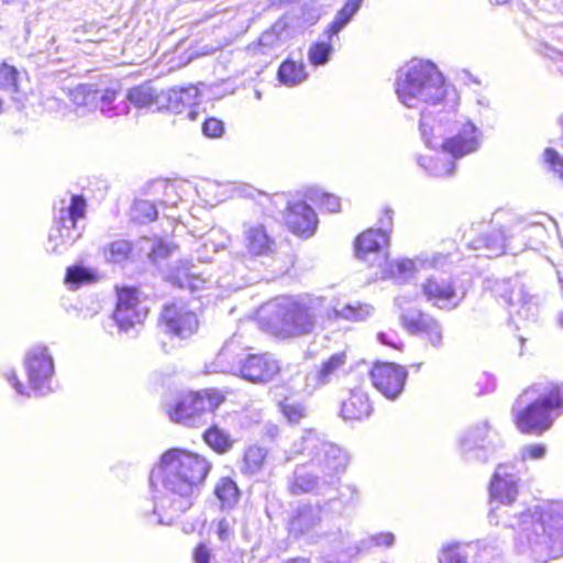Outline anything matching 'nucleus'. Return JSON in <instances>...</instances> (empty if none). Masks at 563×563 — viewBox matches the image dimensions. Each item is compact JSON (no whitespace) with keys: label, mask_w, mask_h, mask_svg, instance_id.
<instances>
[{"label":"nucleus","mask_w":563,"mask_h":563,"mask_svg":"<svg viewBox=\"0 0 563 563\" xmlns=\"http://www.w3.org/2000/svg\"><path fill=\"white\" fill-rule=\"evenodd\" d=\"M164 109L177 113H180L186 108H191L199 102V91L194 86L170 89L168 91H164Z\"/></svg>","instance_id":"obj_31"},{"label":"nucleus","mask_w":563,"mask_h":563,"mask_svg":"<svg viewBox=\"0 0 563 563\" xmlns=\"http://www.w3.org/2000/svg\"><path fill=\"white\" fill-rule=\"evenodd\" d=\"M490 428L487 421L473 424L462 431L457 438L461 456L466 461H486Z\"/></svg>","instance_id":"obj_21"},{"label":"nucleus","mask_w":563,"mask_h":563,"mask_svg":"<svg viewBox=\"0 0 563 563\" xmlns=\"http://www.w3.org/2000/svg\"><path fill=\"white\" fill-rule=\"evenodd\" d=\"M0 90L13 101L20 102L19 71L8 64L0 66Z\"/></svg>","instance_id":"obj_40"},{"label":"nucleus","mask_w":563,"mask_h":563,"mask_svg":"<svg viewBox=\"0 0 563 563\" xmlns=\"http://www.w3.org/2000/svg\"><path fill=\"white\" fill-rule=\"evenodd\" d=\"M510 230L518 234H525L522 239H511L508 246L509 253L516 255L528 247L536 249L544 243L548 232L545 227L536 220L514 218L510 221Z\"/></svg>","instance_id":"obj_24"},{"label":"nucleus","mask_w":563,"mask_h":563,"mask_svg":"<svg viewBox=\"0 0 563 563\" xmlns=\"http://www.w3.org/2000/svg\"><path fill=\"white\" fill-rule=\"evenodd\" d=\"M377 339L382 344L391 346L396 350H400L402 346V343H401L399 336L397 335L396 332H393V331L379 332L377 334Z\"/></svg>","instance_id":"obj_59"},{"label":"nucleus","mask_w":563,"mask_h":563,"mask_svg":"<svg viewBox=\"0 0 563 563\" xmlns=\"http://www.w3.org/2000/svg\"><path fill=\"white\" fill-rule=\"evenodd\" d=\"M1 375L18 395L30 397L29 389L21 383L14 368L7 367Z\"/></svg>","instance_id":"obj_55"},{"label":"nucleus","mask_w":563,"mask_h":563,"mask_svg":"<svg viewBox=\"0 0 563 563\" xmlns=\"http://www.w3.org/2000/svg\"><path fill=\"white\" fill-rule=\"evenodd\" d=\"M306 197L318 203L328 212H338L341 208L340 198L330 194H327L318 188H310L307 190Z\"/></svg>","instance_id":"obj_46"},{"label":"nucleus","mask_w":563,"mask_h":563,"mask_svg":"<svg viewBox=\"0 0 563 563\" xmlns=\"http://www.w3.org/2000/svg\"><path fill=\"white\" fill-rule=\"evenodd\" d=\"M412 301V298L409 297V296H399L395 299V305L398 307V309L400 310V316L402 313H407L406 312V309L407 307L411 303Z\"/></svg>","instance_id":"obj_61"},{"label":"nucleus","mask_w":563,"mask_h":563,"mask_svg":"<svg viewBox=\"0 0 563 563\" xmlns=\"http://www.w3.org/2000/svg\"><path fill=\"white\" fill-rule=\"evenodd\" d=\"M327 38H329L327 36ZM333 40L321 41L312 44L308 51V59L313 66H321L329 62L333 52Z\"/></svg>","instance_id":"obj_47"},{"label":"nucleus","mask_w":563,"mask_h":563,"mask_svg":"<svg viewBox=\"0 0 563 563\" xmlns=\"http://www.w3.org/2000/svg\"><path fill=\"white\" fill-rule=\"evenodd\" d=\"M364 0H346L343 8L335 14L334 20L324 31V35L331 41L350 23L362 7Z\"/></svg>","instance_id":"obj_35"},{"label":"nucleus","mask_w":563,"mask_h":563,"mask_svg":"<svg viewBox=\"0 0 563 563\" xmlns=\"http://www.w3.org/2000/svg\"><path fill=\"white\" fill-rule=\"evenodd\" d=\"M544 159L552 166L554 173L563 178V158L559 153L552 148H547L544 152Z\"/></svg>","instance_id":"obj_57"},{"label":"nucleus","mask_w":563,"mask_h":563,"mask_svg":"<svg viewBox=\"0 0 563 563\" xmlns=\"http://www.w3.org/2000/svg\"><path fill=\"white\" fill-rule=\"evenodd\" d=\"M563 413V385L536 384L527 388L512 406L514 421L522 433L540 435Z\"/></svg>","instance_id":"obj_5"},{"label":"nucleus","mask_w":563,"mask_h":563,"mask_svg":"<svg viewBox=\"0 0 563 563\" xmlns=\"http://www.w3.org/2000/svg\"><path fill=\"white\" fill-rule=\"evenodd\" d=\"M132 253V245L126 240H117L108 245H106L102 250V254L104 260L108 263L119 264L126 261Z\"/></svg>","instance_id":"obj_43"},{"label":"nucleus","mask_w":563,"mask_h":563,"mask_svg":"<svg viewBox=\"0 0 563 563\" xmlns=\"http://www.w3.org/2000/svg\"><path fill=\"white\" fill-rule=\"evenodd\" d=\"M24 371L32 390L46 395L53 390L51 383L55 373L54 360L45 345L30 347L23 360Z\"/></svg>","instance_id":"obj_13"},{"label":"nucleus","mask_w":563,"mask_h":563,"mask_svg":"<svg viewBox=\"0 0 563 563\" xmlns=\"http://www.w3.org/2000/svg\"><path fill=\"white\" fill-rule=\"evenodd\" d=\"M373 412V406L369 397L362 388L351 389L349 397L342 401L341 417L344 420H364Z\"/></svg>","instance_id":"obj_28"},{"label":"nucleus","mask_w":563,"mask_h":563,"mask_svg":"<svg viewBox=\"0 0 563 563\" xmlns=\"http://www.w3.org/2000/svg\"><path fill=\"white\" fill-rule=\"evenodd\" d=\"M141 250L146 251L148 257L154 262L158 258H165L170 254V246L162 240L152 241L150 239H143Z\"/></svg>","instance_id":"obj_50"},{"label":"nucleus","mask_w":563,"mask_h":563,"mask_svg":"<svg viewBox=\"0 0 563 563\" xmlns=\"http://www.w3.org/2000/svg\"><path fill=\"white\" fill-rule=\"evenodd\" d=\"M242 243L246 252L243 257L247 262L258 257H271L276 251L275 239L261 221L249 220L243 223Z\"/></svg>","instance_id":"obj_15"},{"label":"nucleus","mask_w":563,"mask_h":563,"mask_svg":"<svg viewBox=\"0 0 563 563\" xmlns=\"http://www.w3.org/2000/svg\"><path fill=\"white\" fill-rule=\"evenodd\" d=\"M279 330L286 336H299L311 333L323 310L322 298L283 297L272 305Z\"/></svg>","instance_id":"obj_7"},{"label":"nucleus","mask_w":563,"mask_h":563,"mask_svg":"<svg viewBox=\"0 0 563 563\" xmlns=\"http://www.w3.org/2000/svg\"><path fill=\"white\" fill-rule=\"evenodd\" d=\"M147 316V308L139 300L134 288H122L118 291V302L113 320L121 331H129L142 323Z\"/></svg>","instance_id":"obj_20"},{"label":"nucleus","mask_w":563,"mask_h":563,"mask_svg":"<svg viewBox=\"0 0 563 563\" xmlns=\"http://www.w3.org/2000/svg\"><path fill=\"white\" fill-rule=\"evenodd\" d=\"M206 443L218 453H224L232 446L230 435L218 427H211L203 434Z\"/></svg>","instance_id":"obj_45"},{"label":"nucleus","mask_w":563,"mask_h":563,"mask_svg":"<svg viewBox=\"0 0 563 563\" xmlns=\"http://www.w3.org/2000/svg\"><path fill=\"white\" fill-rule=\"evenodd\" d=\"M526 238V233L518 234L510 230V222L505 227L504 230H498L489 233L488 235L481 236L472 242L470 246L474 250H486L487 256H498L506 252H509V242L512 239Z\"/></svg>","instance_id":"obj_27"},{"label":"nucleus","mask_w":563,"mask_h":563,"mask_svg":"<svg viewBox=\"0 0 563 563\" xmlns=\"http://www.w3.org/2000/svg\"><path fill=\"white\" fill-rule=\"evenodd\" d=\"M156 187L163 192V198L157 201L161 207L177 206L183 200V195L188 194L189 190H196L198 195H202L203 200L209 205H216L225 199L222 185L211 180H203L195 188L189 181H159Z\"/></svg>","instance_id":"obj_14"},{"label":"nucleus","mask_w":563,"mask_h":563,"mask_svg":"<svg viewBox=\"0 0 563 563\" xmlns=\"http://www.w3.org/2000/svg\"><path fill=\"white\" fill-rule=\"evenodd\" d=\"M266 456V449L257 445L249 446L243 455L241 472L249 476L258 474L263 470Z\"/></svg>","instance_id":"obj_38"},{"label":"nucleus","mask_w":563,"mask_h":563,"mask_svg":"<svg viewBox=\"0 0 563 563\" xmlns=\"http://www.w3.org/2000/svg\"><path fill=\"white\" fill-rule=\"evenodd\" d=\"M395 92L402 106L431 113L428 108L441 104L453 90L434 63L413 58L399 68Z\"/></svg>","instance_id":"obj_3"},{"label":"nucleus","mask_w":563,"mask_h":563,"mask_svg":"<svg viewBox=\"0 0 563 563\" xmlns=\"http://www.w3.org/2000/svg\"><path fill=\"white\" fill-rule=\"evenodd\" d=\"M294 454H301L305 462L314 468L323 478V483L333 484L335 477L342 474L350 462L346 451L322 440L314 431L309 430L300 443L294 444Z\"/></svg>","instance_id":"obj_6"},{"label":"nucleus","mask_w":563,"mask_h":563,"mask_svg":"<svg viewBox=\"0 0 563 563\" xmlns=\"http://www.w3.org/2000/svg\"><path fill=\"white\" fill-rule=\"evenodd\" d=\"M157 213V205L148 200H139L132 208V218L140 223L155 220Z\"/></svg>","instance_id":"obj_48"},{"label":"nucleus","mask_w":563,"mask_h":563,"mask_svg":"<svg viewBox=\"0 0 563 563\" xmlns=\"http://www.w3.org/2000/svg\"><path fill=\"white\" fill-rule=\"evenodd\" d=\"M472 545L471 553L474 554V563H505L500 544L496 538H486Z\"/></svg>","instance_id":"obj_34"},{"label":"nucleus","mask_w":563,"mask_h":563,"mask_svg":"<svg viewBox=\"0 0 563 563\" xmlns=\"http://www.w3.org/2000/svg\"><path fill=\"white\" fill-rule=\"evenodd\" d=\"M492 294L505 302L509 318L516 325L536 320L539 312L537 296L529 294L520 276L488 280Z\"/></svg>","instance_id":"obj_9"},{"label":"nucleus","mask_w":563,"mask_h":563,"mask_svg":"<svg viewBox=\"0 0 563 563\" xmlns=\"http://www.w3.org/2000/svg\"><path fill=\"white\" fill-rule=\"evenodd\" d=\"M395 543V536L391 532H377L358 542L360 551H368L374 547L389 548Z\"/></svg>","instance_id":"obj_49"},{"label":"nucleus","mask_w":563,"mask_h":563,"mask_svg":"<svg viewBox=\"0 0 563 563\" xmlns=\"http://www.w3.org/2000/svg\"><path fill=\"white\" fill-rule=\"evenodd\" d=\"M320 477L322 476L314 468L308 472L305 466L297 467L289 483V490L294 495L321 492L324 483L320 482Z\"/></svg>","instance_id":"obj_32"},{"label":"nucleus","mask_w":563,"mask_h":563,"mask_svg":"<svg viewBox=\"0 0 563 563\" xmlns=\"http://www.w3.org/2000/svg\"><path fill=\"white\" fill-rule=\"evenodd\" d=\"M232 528L227 519L219 520L217 525V534L221 541H225L230 538Z\"/></svg>","instance_id":"obj_60"},{"label":"nucleus","mask_w":563,"mask_h":563,"mask_svg":"<svg viewBox=\"0 0 563 563\" xmlns=\"http://www.w3.org/2000/svg\"><path fill=\"white\" fill-rule=\"evenodd\" d=\"M346 488L351 492V498L357 499V497H358L357 489L354 486H347Z\"/></svg>","instance_id":"obj_64"},{"label":"nucleus","mask_w":563,"mask_h":563,"mask_svg":"<svg viewBox=\"0 0 563 563\" xmlns=\"http://www.w3.org/2000/svg\"><path fill=\"white\" fill-rule=\"evenodd\" d=\"M85 199L71 196L69 205L59 209L56 223L48 233L47 252L63 254L81 236L77 222L85 217Z\"/></svg>","instance_id":"obj_10"},{"label":"nucleus","mask_w":563,"mask_h":563,"mask_svg":"<svg viewBox=\"0 0 563 563\" xmlns=\"http://www.w3.org/2000/svg\"><path fill=\"white\" fill-rule=\"evenodd\" d=\"M307 78L306 65L302 62L287 59L278 68V79L287 87L297 86Z\"/></svg>","instance_id":"obj_36"},{"label":"nucleus","mask_w":563,"mask_h":563,"mask_svg":"<svg viewBox=\"0 0 563 563\" xmlns=\"http://www.w3.org/2000/svg\"><path fill=\"white\" fill-rule=\"evenodd\" d=\"M210 470L202 455L181 449L166 451L152 474L162 489L154 495L152 509L142 510L147 522L172 525L191 508Z\"/></svg>","instance_id":"obj_1"},{"label":"nucleus","mask_w":563,"mask_h":563,"mask_svg":"<svg viewBox=\"0 0 563 563\" xmlns=\"http://www.w3.org/2000/svg\"><path fill=\"white\" fill-rule=\"evenodd\" d=\"M347 356L345 352H336L320 363L313 371L305 376L301 390L312 395L318 389L336 380L344 373Z\"/></svg>","instance_id":"obj_18"},{"label":"nucleus","mask_w":563,"mask_h":563,"mask_svg":"<svg viewBox=\"0 0 563 563\" xmlns=\"http://www.w3.org/2000/svg\"><path fill=\"white\" fill-rule=\"evenodd\" d=\"M328 506L329 503L300 507L289 522V531L311 542L321 537L343 536L342 529L332 522L333 516L327 511Z\"/></svg>","instance_id":"obj_12"},{"label":"nucleus","mask_w":563,"mask_h":563,"mask_svg":"<svg viewBox=\"0 0 563 563\" xmlns=\"http://www.w3.org/2000/svg\"><path fill=\"white\" fill-rule=\"evenodd\" d=\"M285 222L289 230L301 238H310L318 227V218L314 210L305 201H291L288 203Z\"/></svg>","instance_id":"obj_25"},{"label":"nucleus","mask_w":563,"mask_h":563,"mask_svg":"<svg viewBox=\"0 0 563 563\" xmlns=\"http://www.w3.org/2000/svg\"><path fill=\"white\" fill-rule=\"evenodd\" d=\"M519 459L526 461H539L547 454V446L540 443L526 444L519 450Z\"/></svg>","instance_id":"obj_52"},{"label":"nucleus","mask_w":563,"mask_h":563,"mask_svg":"<svg viewBox=\"0 0 563 563\" xmlns=\"http://www.w3.org/2000/svg\"><path fill=\"white\" fill-rule=\"evenodd\" d=\"M471 551L470 543H444L439 550L438 561L439 563H468Z\"/></svg>","instance_id":"obj_37"},{"label":"nucleus","mask_w":563,"mask_h":563,"mask_svg":"<svg viewBox=\"0 0 563 563\" xmlns=\"http://www.w3.org/2000/svg\"><path fill=\"white\" fill-rule=\"evenodd\" d=\"M195 563H210L212 559V550L206 543L198 544L192 553Z\"/></svg>","instance_id":"obj_58"},{"label":"nucleus","mask_w":563,"mask_h":563,"mask_svg":"<svg viewBox=\"0 0 563 563\" xmlns=\"http://www.w3.org/2000/svg\"><path fill=\"white\" fill-rule=\"evenodd\" d=\"M214 493L223 509L232 508L239 498V489L235 482L228 477H223L218 482Z\"/></svg>","instance_id":"obj_42"},{"label":"nucleus","mask_w":563,"mask_h":563,"mask_svg":"<svg viewBox=\"0 0 563 563\" xmlns=\"http://www.w3.org/2000/svg\"><path fill=\"white\" fill-rule=\"evenodd\" d=\"M401 324L410 333L423 335L434 347L442 346L443 330L438 320L422 312L402 313Z\"/></svg>","instance_id":"obj_26"},{"label":"nucleus","mask_w":563,"mask_h":563,"mask_svg":"<svg viewBox=\"0 0 563 563\" xmlns=\"http://www.w3.org/2000/svg\"><path fill=\"white\" fill-rule=\"evenodd\" d=\"M280 410L290 423H298L307 413L306 407L302 404L295 401L283 402L280 405Z\"/></svg>","instance_id":"obj_51"},{"label":"nucleus","mask_w":563,"mask_h":563,"mask_svg":"<svg viewBox=\"0 0 563 563\" xmlns=\"http://www.w3.org/2000/svg\"><path fill=\"white\" fill-rule=\"evenodd\" d=\"M393 221V211L390 209L384 210V217L380 219L383 227H390Z\"/></svg>","instance_id":"obj_62"},{"label":"nucleus","mask_w":563,"mask_h":563,"mask_svg":"<svg viewBox=\"0 0 563 563\" xmlns=\"http://www.w3.org/2000/svg\"><path fill=\"white\" fill-rule=\"evenodd\" d=\"M161 324L167 333L186 339L197 332L199 320L197 314L185 305L172 303L163 309Z\"/></svg>","instance_id":"obj_19"},{"label":"nucleus","mask_w":563,"mask_h":563,"mask_svg":"<svg viewBox=\"0 0 563 563\" xmlns=\"http://www.w3.org/2000/svg\"><path fill=\"white\" fill-rule=\"evenodd\" d=\"M373 386L387 399H397L404 390L408 371L395 363H376L371 373Z\"/></svg>","instance_id":"obj_16"},{"label":"nucleus","mask_w":563,"mask_h":563,"mask_svg":"<svg viewBox=\"0 0 563 563\" xmlns=\"http://www.w3.org/2000/svg\"><path fill=\"white\" fill-rule=\"evenodd\" d=\"M69 98L75 107V111L82 115L85 114L84 109L92 110L98 99V90L92 89V87L88 85H78L69 91Z\"/></svg>","instance_id":"obj_39"},{"label":"nucleus","mask_w":563,"mask_h":563,"mask_svg":"<svg viewBox=\"0 0 563 563\" xmlns=\"http://www.w3.org/2000/svg\"><path fill=\"white\" fill-rule=\"evenodd\" d=\"M164 91H157L152 86L145 84L133 87L129 90L125 99L139 109H164Z\"/></svg>","instance_id":"obj_29"},{"label":"nucleus","mask_w":563,"mask_h":563,"mask_svg":"<svg viewBox=\"0 0 563 563\" xmlns=\"http://www.w3.org/2000/svg\"><path fill=\"white\" fill-rule=\"evenodd\" d=\"M187 118L191 121H195L197 119L198 112L191 108H188Z\"/></svg>","instance_id":"obj_63"},{"label":"nucleus","mask_w":563,"mask_h":563,"mask_svg":"<svg viewBox=\"0 0 563 563\" xmlns=\"http://www.w3.org/2000/svg\"><path fill=\"white\" fill-rule=\"evenodd\" d=\"M505 525L512 528L514 551L536 563L563 555V500H544L515 515Z\"/></svg>","instance_id":"obj_2"},{"label":"nucleus","mask_w":563,"mask_h":563,"mask_svg":"<svg viewBox=\"0 0 563 563\" xmlns=\"http://www.w3.org/2000/svg\"><path fill=\"white\" fill-rule=\"evenodd\" d=\"M96 279V273L93 271L76 265L67 268L65 283L70 289H77L81 285L92 283Z\"/></svg>","instance_id":"obj_44"},{"label":"nucleus","mask_w":563,"mask_h":563,"mask_svg":"<svg viewBox=\"0 0 563 563\" xmlns=\"http://www.w3.org/2000/svg\"><path fill=\"white\" fill-rule=\"evenodd\" d=\"M420 288L426 300L440 309H455L465 297L463 290L454 287L452 278L444 276H431Z\"/></svg>","instance_id":"obj_17"},{"label":"nucleus","mask_w":563,"mask_h":563,"mask_svg":"<svg viewBox=\"0 0 563 563\" xmlns=\"http://www.w3.org/2000/svg\"><path fill=\"white\" fill-rule=\"evenodd\" d=\"M174 278L180 288H187L191 291L200 289L205 284V280L199 276L191 273H183L181 271H178Z\"/></svg>","instance_id":"obj_53"},{"label":"nucleus","mask_w":563,"mask_h":563,"mask_svg":"<svg viewBox=\"0 0 563 563\" xmlns=\"http://www.w3.org/2000/svg\"><path fill=\"white\" fill-rule=\"evenodd\" d=\"M224 396L216 389L183 395L168 410L170 419L188 427H199L222 404Z\"/></svg>","instance_id":"obj_11"},{"label":"nucleus","mask_w":563,"mask_h":563,"mask_svg":"<svg viewBox=\"0 0 563 563\" xmlns=\"http://www.w3.org/2000/svg\"><path fill=\"white\" fill-rule=\"evenodd\" d=\"M384 273L388 277L395 279L397 283H404L411 278L417 269L416 263L412 260L404 258L394 262L383 263Z\"/></svg>","instance_id":"obj_41"},{"label":"nucleus","mask_w":563,"mask_h":563,"mask_svg":"<svg viewBox=\"0 0 563 563\" xmlns=\"http://www.w3.org/2000/svg\"><path fill=\"white\" fill-rule=\"evenodd\" d=\"M221 372L239 373L244 379L253 383H264L274 378L280 367L276 360L268 354H253L242 357L236 353L235 340L227 342L217 356Z\"/></svg>","instance_id":"obj_8"},{"label":"nucleus","mask_w":563,"mask_h":563,"mask_svg":"<svg viewBox=\"0 0 563 563\" xmlns=\"http://www.w3.org/2000/svg\"><path fill=\"white\" fill-rule=\"evenodd\" d=\"M420 132L430 148H441L442 154L462 158L475 153L482 145V131L468 119L457 118L452 111H441L434 117L422 112Z\"/></svg>","instance_id":"obj_4"},{"label":"nucleus","mask_w":563,"mask_h":563,"mask_svg":"<svg viewBox=\"0 0 563 563\" xmlns=\"http://www.w3.org/2000/svg\"><path fill=\"white\" fill-rule=\"evenodd\" d=\"M389 236L385 229H369L358 235L355 242V254L361 261L372 266L382 267L386 263L384 249L388 245Z\"/></svg>","instance_id":"obj_23"},{"label":"nucleus","mask_w":563,"mask_h":563,"mask_svg":"<svg viewBox=\"0 0 563 563\" xmlns=\"http://www.w3.org/2000/svg\"><path fill=\"white\" fill-rule=\"evenodd\" d=\"M120 93L114 89L98 91V99L92 109L99 108L107 118L126 114L130 110L125 99L118 101Z\"/></svg>","instance_id":"obj_33"},{"label":"nucleus","mask_w":563,"mask_h":563,"mask_svg":"<svg viewBox=\"0 0 563 563\" xmlns=\"http://www.w3.org/2000/svg\"><path fill=\"white\" fill-rule=\"evenodd\" d=\"M202 132L208 137H220L224 132L222 121L216 118L207 119L202 124Z\"/></svg>","instance_id":"obj_56"},{"label":"nucleus","mask_w":563,"mask_h":563,"mask_svg":"<svg viewBox=\"0 0 563 563\" xmlns=\"http://www.w3.org/2000/svg\"><path fill=\"white\" fill-rule=\"evenodd\" d=\"M435 153L429 156H420L418 164L427 173L434 177L451 176L455 172V161L449 154H442L441 148H433Z\"/></svg>","instance_id":"obj_30"},{"label":"nucleus","mask_w":563,"mask_h":563,"mask_svg":"<svg viewBox=\"0 0 563 563\" xmlns=\"http://www.w3.org/2000/svg\"><path fill=\"white\" fill-rule=\"evenodd\" d=\"M373 312V307L369 305L346 306L340 314L345 319L355 321L365 320Z\"/></svg>","instance_id":"obj_54"},{"label":"nucleus","mask_w":563,"mask_h":563,"mask_svg":"<svg viewBox=\"0 0 563 563\" xmlns=\"http://www.w3.org/2000/svg\"><path fill=\"white\" fill-rule=\"evenodd\" d=\"M519 493V476L514 464H499L489 484L493 501L504 506L511 505Z\"/></svg>","instance_id":"obj_22"}]
</instances>
